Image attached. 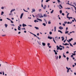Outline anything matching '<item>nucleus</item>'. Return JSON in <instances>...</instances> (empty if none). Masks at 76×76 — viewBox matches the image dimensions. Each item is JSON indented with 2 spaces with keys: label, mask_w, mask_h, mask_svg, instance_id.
<instances>
[{
  "label": "nucleus",
  "mask_w": 76,
  "mask_h": 76,
  "mask_svg": "<svg viewBox=\"0 0 76 76\" xmlns=\"http://www.w3.org/2000/svg\"><path fill=\"white\" fill-rule=\"evenodd\" d=\"M37 42L38 43V44H39V45H41V43L39 42Z\"/></svg>",
  "instance_id": "obj_48"
},
{
  "label": "nucleus",
  "mask_w": 76,
  "mask_h": 76,
  "mask_svg": "<svg viewBox=\"0 0 76 76\" xmlns=\"http://www.w3.org/2000/svg\"><path fill=\"white\" fill-rule=\"evenodd\" d=\"M60 12V13H62V10H61L59 11Z\"/></svg>",
  "instance_id": "obj_34"
},
{
  "label": "nucleus",
  "mask_w": 76,
  "mask_h": 76,
  "mask_svg": "<svg viewBox=\"0 0 76 76\" xmlns=\"http://www.w3.org/2000/svg\"><path fill=\"white\" fill-rule=\"evenodd\" d=\"M73 18L74 19V20L75 21V22H76V19H75V18Z\"/></svg>",
  "instance_id": "obj_53"
},
{
  "label": "nucleus",
  "mask_w": 76,
  "mask_h": 76,
  "mask_svg": "<svg viewBox=\"0 0 76 76\" xmlns=\"http://www.w3.org/2000/svg\"><path fill=\"white\" fill-rule=\"evenodd\" d=\"M57 48V50H60V47H59V46H58V45H57L56 46Z\"/></svg>",
  "instance_id": "obj_4"
},
{
  "label": "nucleus",
  "mask_w": 76,
  "mask_h": 76,
  "mask_svg": "<svg viewBox=\"0 0 76 76\" xmlns=\"http://www.w3.org/2000/svg\"><path fill=\"white\" fill-rule=\"evenodd\" d=\"M38 20H40V21H41V22H42V20L41 19H39Z\"/></svg>",
  "instance_id": "obj_44"
},
{
  "label": "nucleus",
  "mask_w": 76,
  "mask_h": 76,
  "mask_svg": "<svg viewBox=\"0 0 76 76\" xmlns=\"http://www.w3.org/2000/svg\"><path fill=\"white\" fill-rule=\"evenodd\" d=\"M63 25L64 26H65V24L64 23L63 24Z\"/></svg>",
  "instance_id": "obj_52"
},
{
  "label": "nucleus",
  "mask_w": 76,
  "mask_h": 76,
  "mask_svg": "<svg viewBox=\"0 0 76 76\" xmlns=\"http://www.w3.org/2000/svg\"><path fill=\"white\" fill-rule=\"evenodd\" d=\"M62 15H63V16H64V13H62Z\"/></svg>",
  "instance_id": "obj_49"
},
{
  "label": "nucleus",
  "mask_w": 76,
  "mask_h": 76,
  "mask_svg": "<svg viewBox=\"0 0 76 76\" xmlns=\"http://www.w3.org/2000/svg\"><path fill=\"white\" fill-rule=\"evenodd\" d=\"M58 32H60L61 34H63V32L61 31V30H58Z\"/></svg>",
  "instance_id": "obj_11"
},
{
  "label": "nucleus",
  "mask_w": 76,
  "mask_h": 76,
  "mask_svg": "<svg viewBox=\"0 0 76 76\" xmlns=\"http://www.w3.org/2000/svg\"><path fill=\"white\" fill-rule=\"evenodd\" d=\"M64 23L65 24H66V23H67V21L64 22Z\"/></svg>",
  "instance_id": "obj_57"
},
{
  "label": "nucleus",
  "mask_w": 76,
  "mask_h": 76,
  "mask_svg": "<svg viewBox=\"0 0 76 76\" xmlns=\"http://www.w3.org/2000/svg\"><path fill=\"white\" fill-rule=\"evenodd\" d=\"M32 11L33 12H35V9H33L32 10Z\"/></svg>",
  "instance_id": "obj_18"
},
{
  "label": "nucleus",
  "mask_w": 76,
  "mask_h": 76,
  "mask_svg": "<svg viewBox=\"0 0 76 76\" xmlns=\"http://www.w3.org/2000/svg\"><path fill=\"white\" fill-rule=\"evenodd\" d=\"M4 25H5L6 28H7V26H8L7 24H5Z\"/></svg>",
  "instance_id": "obj_20"
},
{
  "label": "nucleus",
  "mask_w": 76,
  "mask_h": 76,
  "mask_svg": "<svg viewBox=\"0 0 76 76\" xmlns=\"http://www.w3.org/2000/svg\"><path fill=\"white\" fill-rule=\"evenodd\" d=\"M73 45H76V42H74V43L73 44Z\"/></svg>",
  "instance_id": "obj_38"
},
{
  "label": "nucleus",
  "mask_w": 76,
  "mask_h": 76,
  "mask_svg": "<svg viewBox=\"0 0 76 76\" xmlns=\"http://www.w3.org/2000/svg\"><path fill=\"white\" fill-rule=\"evenodd\" d=\"M39 12H41V9H40L39 10Z\"/></svg>",
  "instance_id": "obj_55"
},
{
  "label": "nucleus",
  "mask_w": 76,
  "mask_h": 76,
  "mask_svg": "<svg viewBox=\"0 0 76 76\" xmlns=\"http://www.w3.org/2000/svg\"><path fill=\"white\" fill-rule=\"evenodd\" d=\"M15 9H13L11 10V12H13V11H15Z\"/></svg>",
  "instance_id": "obj_22"
},
{
  "label": "nucleus",
  "mask_w": 76,
  "mask_h": 76,
  "mask_svg": "<svg viewBox=\"0 0 76 76\" xmlns=\"http://www.w3.org/2000/svg\"><path fill=\"white\" fill-rule=\"evenodd\" d=\"M10 21H11V23H13V21H12V20H10Z\"/></svg>",
  "instance_id": "obj_50"
},
{
  "label": "nucleus",
  "mask_w": 76,
  "mask_h": 76,
  "mask_svg": "<svg viewBox=\"0 0 76 76\" xmlns=\"http://www.w3.org/2000/svg\"><path fill=\"white\" fill-rule=\"evenodd\" d=\"M37 37V38H38V39H39V40H40V39L39 38V37L37 36V37Z\"/></svg>",
  "instance_id": "obj_40"
},
{
  "label": "nucleus",
  "mask_w": 76,
  "mask_h": 76,
  "mask_svg": "<svg viewBox=\"0 0 76 76\" xmlns=\"http://www.w3.org/2000/svg\"><path fill=\"white\" fill-rule=\"evenodd\" d=\"M58 56H57L56 57V60H58Z\"/></svg>",
  "instance_id": "obj_33"
},
{
  "label": "nucleus",
  "mask_w": 76,
  "mask_h": 76,
  "mask_svg": "<svg viewBox=\"0 0 76 76\" xmlns=\"http://www.w3.org/2000/svg\"><path fill=\"white\" fill-rule=\"evenodd\" d=\"M7 19L8 20H11L10 19L8 18H7Z\"/></svg>",
  "instance_id": "obj_47"
},
{
  "label": "nucleus",
  "mask_w": 76,
  "mask_h": 76,
  "mask_svg": "<svg viewBox=\"0 0 76 76\" xmlns=\"http://www.w3.org/2000/svg\"><path fill=\"white\" fill-rule=\"evenodd\" d=\"M71 57H72V58L73 57V55H71Z\"/></svg>",
  "instance_id": "obj_64"
},
{
  "label": "nucleus",
  "mask_w": 76,
  "mask_h": 76,
  "mask_svg": "<svg viewBox=\"0 0 76 76\" xmlns=\"http://www.w3.org/2000/svg\"><path fill=\"white\" fill-rule=\"evenodd\" d=\"M60 47H62V48L63 47V46H62L61 45H59Z\"/></svg>",
  "instance_id": "obj_62"
},
{
  "label": "nucleus",
  "mask_w": 76,
  "mask_h": 76,
  "mask_svg": "<svg viewBox=\"0 0 76 76\" xmlns=\"http://www.w3.org/2000/svg\"><path fill=\"white\" fill-rule=\"evenodd\" d=\"M69 44L70 46H71V47H73V45H72V44L70 43H69Z\"/></svg>",
  "instance_id": "obj_21"
},
{
  "label": "nucleus",
  "mask_w": 76,
  "mask_h": 76,
  "mask_svg": "<svg viewBox=\"0 0 76 76\" xmlns=\"http://www.w3.org/2000/svg\"><path fill=\"white\" fill-rule=\"evenodd\" d=\"M42 25H44V26H46V24L45 23H43L42 24Z\"/></svg>",
  "instance_id": "obj_17"
},
{
  "label": "nucleus",
  "mask_w": 76,
  "mask_h": 76,
  "mask_svg": "<svg viewBox=\"0 0 76 76\" xmlns=\"http://www.w3.org/2000/svg\"><path fill=\"white\" fill-rule=\"evenodd\" d=\"M33 35H34V36L35 37H37V35H36L35 34H33Z\"/></svg>",
  "instance_id": "obj_41"
},
{
  "label": "nucleus",
  "mask_w": 76,
  "mask_h": 76,
  "mask_svg": "<svg viewBox=\"0 0 76 76\" xmlns=\"http://www.w3.org/2000/svg\"><path fill=\"white\" fill-rule=\"evenodd\" d=\"M66 39L64 41V42H66Z\"/></svg>",
  "instance_id": "obj_59"
},
{
  "label": "nucleus",
  "mask_w": 76,
  "mask_h": 76,
  "mask_svg": "<svg viewBox=\"0 0 76 76\" xmlns=\"http://www.w3.org/2000/svg\"><path fill=\"white\" fill-rule=\"evenodd\" d=\"M53 41H54L55 43V44H56V41H55V40H54V39H53Z\"/></svg>",
  "instance_id": "obj_37"
},
{
  "label": "nucleus",
  "mask_w": 76,
  "mask_h": 76,
  "mask_svg": "<svg viewBox=\"0 0 76 76\" xmlns=\"http://www.w3.org/2000/svg\"><path fill=\"white\" fill-rule=\"evenodd\" d=\"M62 39V41H63V40H64V38L63 37H61Z\"/></svg>",
  "instance_id": "obj_15"
},
{
  "label": "nucleus",
  "mask_w": 76,
  "mask_h": 76,
  "mask_svg": "<svg viewBox=\"0 0 76 76\" xmlns=\"http://www.w3.org/2000/svg\"><path fill=\"white\" fill-rule=\"evenodd\" d=\"M73 40V38H71V39H69V42H70V41H72V40Z\"/></svg>",
  "instance_id": "obj_7"
},
{
  "label": "nucleus",
  "mask_w": 76,
  "mask_h": 76,
  "mask_svg": "<svg viewBox=\"0 0 76 76\" xmlns=\"http://www.w3.org/2000/svg\"><path fill=\"white\" fill-rule=\"evenodd\" d=\"M66 68L67 69V73H69V70H70L71 69V68H69L67 67H66Z\"/></svg>",
  "instance_id": "obj_2"
},
{
  "label": "nucleus",
  "mask_w": 76,
  "mask_h": 76,
  "mask_svg": "<svg viewBox=\"0 0 76 76\" xmlns=\"http://www.w3.org/2000/svg\"><path fill=\"white\" fill-rule=\"evenodd\" d=\"M47 45H48V46L49 47V46L50 45V43H48Z\"/></svg>",
  "instance_id": "obj_24"
},
{
  "label": "nucleus",
  "mask_w": 76,
  "mask_h": 76,
  "mask_svg": "<svg viewBox=\"0 0 76 76\" xmlns=\"http://www.w3.org/2000/svg\"><path fill=\"white\" fill-rule=\"evenodd\" d=\"M60 7H61V8H60ZM58 7L61 10V9H63V7L62 6H61V4H60L59 5V6L58 5Z\"/></svg>",
  "instance_id": "obj_1"
},
{
  "label": "nucleus",
  "mask_w": 76,
  "mask_h": 76,
  "mask_svg": "<svg viewBox=\"0 0 76 76\" xmlns=\"http://www.w3.org/2000/svg\"><path fill=\"white\" fill-rule=\"evenodd\" d=\"M73 4L75 6H76V3H74Z\"/></svg>",
  "instance_id": "obj_61"
},
{
  "label": "nucleus",
  "mask_w": 76,
  "mask_h": 76,
  "mask_svg": "<svg viewBox=\"0 0 76 76\" xmlns=\"http://www.w3.org/2000/svg\"><path fill=\"white\" fill-rule=\"evenodd\" d=\"M23 13H22L20 16H23Z\"/></svg>",
  "instance_id": "obj_36"
},
{
  "label": "nucleus",
  "mask_w": 76,
  "mask_h": 76,
  "mask_svg": "<svg viewBox=\"0 0 76 76\" xmlns=\"http://www.w3.org/2000/svg\"><path fill=\"white\" fill-rule=\"evenodd\" d=\"M49 34H50V35H51V34H52V32L51 31H50L49 32Z\"/></svg>",
  "instance_id": "obj_35"
},
{
  "label": "nucleus",
  "mask_w": 76,
  "mask_h": 76,
  "mask_svg": "<svg viewBox=\"0 0 76 76\" xmlns=\"http://www.w3.org/2000/svg\"><path fill=\"white\" fill-rule=\"evenodd\" d=\"M47 7V6L46 5H45V7H43V9H44L45 10L46 9V8Z\"/></svg>",
  "instance_id": "obj_10"
},
{
  "label": "nucleus",
  "mask_w": 76,
  "mask_h": 76,
  "mask_svg": "<svg viewBox=\"0 0 76 76\" xmlns=\"http://www.w3.org/2000/svg\"><path fill=\"white\" fill-rule=\"evenodd\" d=\"M59 29H61V30L63 29V27H62L61 26H60V27H59Z\"/></svg>",
  "instance_id": "obj_5"
},
{
  "label": "nucleus",
  "mask_w": 76,
  "mask_h": 76,
  "mask_svg": "<svg viewBox=\"0 0 76 76\" xmlns=\"http://www.w3.org/2000/svg\"><path fill=\"white\" fill-rule=\"evenodd\" d=\"M22 26L23 27H25V26H26V25L23 23L22 24Z\"/></svg>",
  "instance_id": "obj_9"
},
{
  "label": "nucleus",
  "mask_w": 76,
  "mask_h": 76,
  "mask_svg": "<svg viewBox=\"0 0 76 76\" xmlns=\"http://www.w3.org/2000/svg\"><path fill=\"white\" fill-rule=\"evenodd\" d=\"M48 24H51V22L50 21H49L48 22Z\"/></svg>",
  "instance_id": "obj_32"
},
{
  "label": "nucleus",
  "mask_w": 76,
  "mask_h": 76,
  "mask_svg": "<svg viewBox=\"0 0 76 76\" xmlns=\"http://www.w3.org/2000/svg\"><path fill=\"white\" fill-rule=\"evenodd\" d=\"M66 9H70V8H66Z\"/></svg>",
  "instance_id": "obj_56"
},
{
  "label": "nucleus",
  "mask_w": 76,
  "mask_h": 76,
  "mask_svg": "<svg viewBox=\"0 0 76 76\" xmlns=\"http://www.w3.org/2000/svg\"><path fill=\"white\" fill-rule=\"evenodd\" d=\"M58 39V37H56L55 38V40H57Z\"/></svg>",
  "instance_id": "obj_16"
},
{
  "label": "nucleus",
  "mask_w": 76,
  "mask_h": 76,
  "mask_svg": "<svg viewBox=\"0 0 76 76\" xmlns=\"http://www.w3.org/2000/svg\"><path fill=\"white\" fill-rule=\"evenodd\" d=\"M61 56H59V59H60V58H61Z\"/></svg>",
  "instance_id": "obj_42"
},
{
  "label": "nucleus",
  "mask_w": 76,
  "mask_h": 76,
  "mask_svg": "<svg viewBox=\"0 0 76 76\" xmlns=\"http://www.w3.org/2000/svg\"><path fill=\"white\" fill-rule=\"evenodd\" d=\"M34 22H35L36 23L37 22V20H34Z\"/></svg>",
  "instance_id": "obj_58"
},
{
  "label": "nucleus",
  "mask_w": 76,
  "mask_h": 76,
  "mask_svg": "<svg viewBox=\"0 0 76 76\" xmlns=\"http://www.w3.org/2000/svg\"><path fill=\"white\" fill-rule=\"evenodd\" d=\"M68 29V27H66V31H67Z\"/></svg>",
  "instance_id": "obj_39"
},
{
  "label": "nucleus",
  "mask_w": 76,
  "mask_h": 76,
  "mask_svg": "<svg viewBox=\"0 0 76 76\" xmlns=\"http://www.w3.org/2000/svg\"><path fill=\"white\" fill-rule=\"evenodd\" d=\"M43 16H44V17H47V15H46V14H44V15H43Z\"/></svg>",
  "instance_id": "obj_12"
},
{
  "label": "nucleus",
  "mask_w": 76,
  "mask_h": 76,
  "mask_svg": "<svg viewBox=\"0 0 76 76\" xmlns=\"http://www.w3.org/2000/svg\"><path fill=\"white\" fill-rule=\"evenodd\" d=\"M38 16H39V18H43L44 17V16H42V15L41 14H38Z\"/></svg>",
  "instance_id": "obj_3"
},
{
  "label": "nucleus",
  "mask_w": 76,
  "mask_h": 76,
  "mask_svg": "<svg viewBox=\"0 0 76 76\" xmlns=\"http://www.w3.org/2000/svg\"><path fill=\"white\" fill-rule=\"evenodd\" d=\"M34 28L36 29H39V28L37 27H34Z\"/></svg>",
  "instance_id": "obj_13"
},
{
  "label": "nucleus",
  "mask_w": 76,
  "mask_h": 76,
  "mask_svg": "<svg viewBox=\"0 0 76 76\" xmlns=\"http://www.w3.org/2000/svg\"><path fill=\"white\" fill-rule=\"evenodd\" d=\"M63 56L64 58H66V56H65V55H64V54H63Z\"/></svg>",
  "instance_id": "obj_27"
},
{
  "label": "nucleus",
  "mask_w": 76,
  "mask_h": 76,
  "mask_svg": "<svg viewBox=\"0 0 76 76\" xmlns=\"http://www.w3.org/2000/svg\"><path fill=\"white\" fill-rule=\"evenodd\" d=\"M4 13V12L2 11L1 14V15H3V14Z\"/></svg>",
  "instance_id": "obj_26"
},
{
  "label": "nucleus",
  "mask_w": 76,
  "mask_h": 76,
  "mask_svg": "<svg viewBox=\"0 0 76 76\" xmlns=\"http://www.w3.org/2000/svg\"><path fill=\"white\" fill-rule=\"evenodd\" d=\"M54 12V10H52V11L50 12L51 13H53Z\"/></svg>",
  "instance_id": "obj_25"
},
{
  "label": "nucleus",
  "mask_w": 76,
  "mask_h": 76,
  "mask_svg": "<svg viewBox=\"0 0 76 76\" xmlns=\"http://www.w3.org/2000/svg\"><path fill=\"white\" fill-rule=\"evenodd\" d=\"M58 3H60V0H57Z\"/></svg>",
  "instance_id": "obj_46"
},
{
  "label": "nucleus",
  "mask_w": 76,
  "mask_h": 76,
  "mask_svg": "<svg viewBox=\"0 0 76 76\" xmlns=\"http://www.w3.org/2000/svg\"><path fill=\"white\" fill-rule=\"evenodd\" d=\"M73 56H76V53H75L72 54Z\"/></svg>",
  "instance_id": "obj_29"
},
{
  "label": "nucleus",
  "mask_w": 76,
  "mask_h": 76,
  "mask_svg": "<svg viewBox=\"0 0 76 76\" xmlns=\"http://www.w3.org/2000/svg\"><path fill=\"white\" fill-rule=\"evenodd\" d=\"M49 1H50V0H46V2H47V3H48Z\"/></svg>",
  "instance_id": "obj_28"
},
{
  "label": "nucleus",
  "mask_w": 76,
  "mask_h": 76,
  "mask_svg": "<svg viewBox=\"0 0 76 76\" xmlns=\"http://www.w3.org/2000/svg\"><path fill=\"white\" fill-rule=\"evenodd\" d=\"M67 18H69L68 19L69 20H70V18L69 17H68V16H67Z\"/></svg>",
  "instance_id": "obj_23"
},
{
  "label": "nucleus",
  "mask_w": 76,
  "mask_h": 76,
  "mask_svg": "<svg viewBox=\"0 0 76 76\" xmlns=\"http://www.w3.org/2000/svg\"><path fill=\"white\" fill-rule=\"evenodd\" d=\"M66 59L67 60V61H68V60H69V57H67Z\"/></svg>",
  "instance_id": "obj_43"
},
{
  "label": "nucleus",
  "mask_w": 76,
  "mask_h": 76,
  "mask_svg": "<svg viewBox=\"0 0 76 76\" xmlns=\"http://www.w3.org/2000/svg\"><path fill=\"white\" fill-rule=\"evenodd\" d=\"M53 51H54V52H55V54H56V55H57V52H56V50H54Z\"/></svg>",
  "instance_id": "obj_6"
},
{
  "label": "nucleus",
  "mask_w": 76,
  "mask_h": 76,
  "mask_svg": "<svg viewBox=\"0 0 76 76\" xmlns=\"http://www.w3.org/2000/svg\"><path fill=\"white\" fill-rule=\"evenodd\" d=\"M11 26H15V24H11Z\"/></svg>",
  "instance_id": "obj_31"
},
{
  "label": "nucleus",
  "mask_w": 76,
  "mask_h": 76,
  "mask_svg": "<svg viewBox=\"0 0 76 76\" xmlns=\"http://www.w3.org/2000/svg\"><path fill=\"white\" fill-rule=\"evenodd\" d=\"M1 9H4V7H2L1 8Z\"/></svg>",
  "instance_id": "obj_54"
},
{
  "label": "nucleus",
  "mask_w": 76,
  "mask_h": 76,
  "mask_svg": "<svg viewBox=\"0 0 76 76\" xmlns=\"http://www.w3.org/2000/svg\"><path fill=\"white\" fill-rule=\"evenodd\" d=\"M42 44L43 46H45V43L44 42L42 43Z\"/></svg>",
  "instance_id": "obj_14"
},
{
  "label": "nucleus",
  "mask_w": 76,
  "mask_h": 76,
  "mask_svg": "<svg viewBox=\"0 0 76 76\" xmlns=\"http://www.w3.org/2000/svg\"><path fill=\"white\" fill-rule=\"evenodd\" d=\"M59 50H63V48H60Z\"/></svg>",
  "instance_id": "obj_45"
},
{
  "label": "nucleus",
  "mask_w": 76,
  "mask_h": 76,
  "mask_svg": "<svg viewBox=\"0 0 76 76\" xmlns=\"http://www.w3.org/2000/svg\"><path fill=\"white\" fill-rule=\"evenodd\" d=\"M64 45H67V43H66L65 44H64Z\"/></svg>",
  "instance_id": "obj_51"
},
{
  "label": "nucleus",
  "mask_w": 76,
  "mask_h": 76,
  "mask_svg": "<svg viewBox=\"0 0 76 76\" xmlns=\"http://www.w3.org/2000/svg\"><path fill=\"white\" fill-rule=\"evenodd\" d=\"M39 33H37V35L38 36H39Z\"/></svg>",
  "instance_id": "obj_60"
},
{
  "label": "nucleus",
  "mask_w": 76,
  "mask_h": 76,
  "mask_svg": "<svg viewBox=\"0 0 76 76\" xmlns=\"http://www.w3.org/2000/svg\"><path fill=\"white\" fill-rule=\"evenodd\" d=\"M23 10H24V12H28V11H26L24 9H23Z\"/></svg>",
  "instance_id": "obj_30"
},
{
  "label": "nucleus",
  "mask_w": 76,
  "mask_h": 76,
  "mask_svg": "<svg viewBox=\"0 0 76 76\" xmlns=\"http://www.w3.org/2000/svg\"><path fill=\"white\" fill-rule=\"evenodd\" d=\"M67 33H69V31H65V34H67Z\"/></svg>",
  "instance_id": "obj_19"
},
{
  "label": "nucleus",
  "mask_w": 76,
  "mask_h": 76,
  "mask_svg": "<svg viewBox=\"0 0 76 76\" xmlns=\"http://www.w3.org/2000/svg\"><path fill=\"white\" fill-rule=\"evenodd\" d=\"M48 39H52L53 38H52V37H50V36H48Z\"/></svg>",
  "instance_id": "obj_8"
},
{
  "label": "nucleus",
  "mask_w": 76,
  "mask_h": 76,
  "mask_svg": "<svg viewBox=\"0 0 76 76\" xmlns=\"http://www.w3.org/2000/svg\"><path fill=\"white\" fill-rule=\"evenodd\" d=\"M69 13H68L67 14V15H66L67 16H69Z\"/></svg>",
  "instance_id": "obj_63"
}]
</instances>
